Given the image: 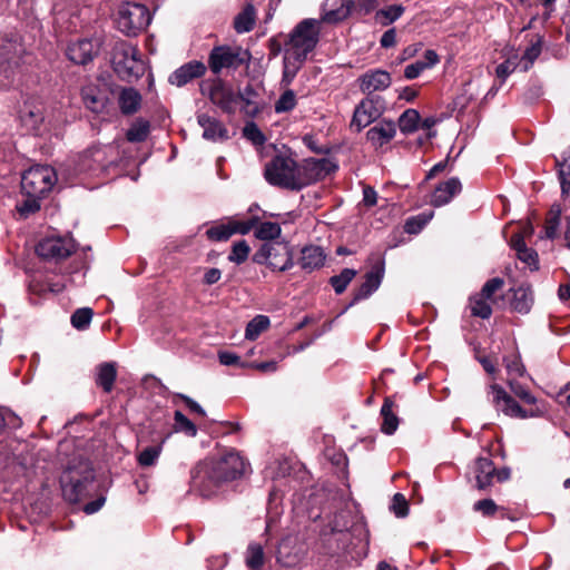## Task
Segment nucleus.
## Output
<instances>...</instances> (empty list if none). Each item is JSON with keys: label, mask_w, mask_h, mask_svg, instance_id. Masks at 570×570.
<instances>
[{"label": "nucleus", "mask_w": 570, "mask_h": 570, "mask_svg": "<svg viewBox=\"0 0 570 570\" xmlns=\"http://www.w3.org/2000/svg\"><path fill=\"white\" fill-rule=\"evenodd\" d=\"M246 471V462L238 452L230 450L208 460L194 478L195 485L203 497H212L226 483L232 482Z\"/></svg>", "instance_id": "f257e3e1"}, {"label": "nucleus", "mask_w": 570, "mask_h": 570, "mask_svg": "<svg viewBox=\"0 0 570 570\" xmlns=\"http://www.w3.org/2000/svg\"><path fill=\"white\" fill-rule=\"evenodd\" d=\"M23 55L24 48L18 35L0 36V90L11 88L19 79Z\"/></svg>", "instance_id": "f03ea898"}, {"label": "nucleus", "mask_w": 570, "mask_h": 570, "mask_svg": "<svg viewBox=\"0 0 570 570\" xmlns=\"http://www.w3.org/2000/svg\"><path fill=\"white\" fill-rule=\"evenodd\" d=\"M299 165L289 156L276 155L264 168L266 181L276 187L299 190L304 187Z\"/></svg>", "instance_id": "7ed1b4c3"}, {"label": "nucleus", "mask_w": 570, "mask_h": 570, "mask_svg": "<svg viewBox=\"0 0 570 570\" xmlns=\"http://www.w3.org/2000/svg\"><path fill=\"white\" fill-rule=\"evenodd\" d=\"M321 21L304 19L289 33L285 42V55L305 61L308 53L316 47L320 38Z\"/></svg>", "instance_id": "20e7f679"}, {"label": "nucleus", "mask_w": 570, "mask_h": 570, "mask_svg": "<svg viewBox=\"0 0 570 570\" xmlns=\"http://www.w3.org/2000/svg\"><path fill=\"white\" fill-rule=\"evenodd\" d=\"M111 63L117 76L125 81H132L145 73V62L136 46L127 41H117L111 52Z\"/></svg>", "instance_id": "39448f33"}, {"label": "nucleus", "mask_w": 570, "mask_h": 570, "mask_svg": "<svg viewBox=\"0 0 570 570\" xmlns=\"http://www.w3.org/2000/svg\"><path fill=\"white\" fill-rule=\"evenodd\" d=\"M150 21L151 16L148 8L136 2L122 3L116 18L118 30L128 37L140 33Z\"/></svg>", "instance_id": "423d86ee"}, {"label": "nucleus", "mask_w": 570, "mask_h": 570, "mask_svg": "<svg viewBox=\"0 0 570 570\" xmlns=\"http://www.w3.org/2000/svg\"><path fill=\"white\" fill-rule=\"evenodd\" d=\"M57 183L55 169L46 165L30 167L21 177V189L27 197H43Z\"/></svg>", "instance_id": "0eeeda50"}, {"label": "nucleus", "mask_w": 570, "mask_h": 570, "mask_svg": "<svg viewBox=\"0 0 570 570\" xmlns=\"http://www.w3.org/2000/svg\"><path fill=\"white\" fill-rule=\"evenodd\" d=\"M258 264H266L273 271L285 272L293 267V250L287 243H266L255 254Z\"/></svg>", "instance_id": "6e6552de"}, {"label": "nucleus", "mask_w": 570, "mask_h": 570, "mask_svg": "<svg viewBox=\"0 0 570 570\" xmlns=\"http://www.w3.org/2000/svg\"><path fill=\"white\" fill-rule=\"evenodd\" d=\"M200 91L224 112L230 115L235 114L238 104V96L233 88L227 86L222 79L216 78L204 81L200 86Z\"/></svg>", "instance_id": "1a4fd4ad"}, {"label": "nucleus", "mask_w": 570, "mask_h": 570, "mask_svg": "<svg viewBox=\"0 0 570 570\" xmlns=\"http://www.w3.org/2000/svg\"><path fill=\"white\" fill-rule=\"evenodd\" d=\"M76 249L72 238L49 236L42 238L36 246V253L46 261H61L69 257Z\"/></svg>", "instance_id": "9d476101"}, {"label": "nucleus", "mask_w": 570, "mask_h": 570, "mask_svg": "<svg viewBox=\"0 0 570 570\" xmlns=\"http://www.w3.org/2000/svg\"><path fill=\"white\" fill-rule=\"evenodd\" d=\"M490 394H492V402L497 410L508 416L525 419L543 414V411L539 407L531 411L523 410L518 402L498 384L490 385Z\"/></svg>", "instance_id": "9b49d317"}, {"label": "nucleus", "mask_w": 570, "mask_h": 570, "mask_svg": "<svg viewBox=\"0 0 570 570\" xmlns=\"http://www.w3.org/2000/svg\"><path fill=\"white\" fill-rule=\"evenodd\" d=\"M94 481V472L86 466L85 474L81 478L73 475L72 470H68L61 476V489L63 498L70 503L79 502L86 494L88 484Z\"/></svg>", "instance_id": "f8f14e48"}, {"label": "nucleus", "mask_w": 570, "mask_h": 570, "mask_svg": "<svg viewBox=\"0 0 570 570\" xmlns=\"http://www.w3.org/2000/svg\"><path fill=\"white\" fill-rule=\"evenodd\" d=\"M19 120L27 132L38 135L43 124V106L35 98H27L19 107Z\"/></svg>", "instance_id": "ddd939ff"}, {"label": "nucleus", "mask_w": 570, "mask_h": 570, "mask_svg": "<svg viewBox=\"0 0 570 570\" xmlns=\"http://www.w3.org/2000/svg\"><path fill=\"white\" fill-rule=\"evenodd\" d=\"M383 107L379 98L367 97L363 99L355 108L351 127L357 131L371 125L382 115Z\"/></svg>", "instance_id": "4468645a"}, {"label": "nucleus", "mask_w": 570, "mask_h": 570, "mask_svg": "<svg viewBox=\"0 0 570 570\" xmlns=\"http://www.w3.org/2000/svg\"><path fill=\"white\" fill-rule=\"evenodd\" d=\"M299 169L305 187L334 173L337 169V165L327 158H311L305 160L303 165H299Z\"/></svg>", "instance_id": "2eb2a0df"}, {"label": "nucleus", "mask_w": 570, "mask_h": 570, "mask_svg": "<svg viewBox=\"0 0 570 570\" xmlns=\"http://www.w3.org/2000/svg\"><path fill=\"white\" fill-rule=\"evenodd\" d=\"M100 42L97 39H79L67 48L68 58L77 65H86L99 52Z\"/></svg>", "instance_id": "dca6fc26"}, {"label": "nucleus", "mask_w": 570, "mask_h": 570, "mask_svg": "<svg viewBox=\"0 0 570 570\" xmlns=\"http://www.w3.org/2000/svg\"><path fill=\"white\" fill-rule=\"evenodd\" d=\"M360 90L370 96L375 91H383L392 83L390 72L383 69H371L361 75L357 79Z\"/></svg>", "instance_id": "f3484780"}, {"label": "nucleus", "mask_w": 570, "mask_h": 570, "mask_svg": "<svg viewBox=\"0 0 570 570\" xmlns=\"http://www.w3.org/2000/svg\"><path fill=\"white\" fill-rule=\"evenodd\" d=\"M240 62L238 52L227 46L213 48L208 58V66L216 75L225 68H236Z\"/></svg>", "instance_id": "a211bd4d"}, {"label": "nucleus", "mask_w": 570, "mask_h": 570, "mask_svg": "<svg viewBox=\"0 0 570 570\" xmlns=\"http://www.w3.org/2000/svg\"><path fill=\"white\" fill-rule=\"evenodd\" d=\"M384 276V261L379 259L375 265L372 266L371 271L365 274V281L354 293L352 304L357 303L362 299L367 298L372 295L381 285Z\"/></svg>", "instance_id": "6ab92c4d"}, {"label": "nucleus", "mask_w": 570, "mask_h": 570, "mask_svg": "<svg viewBox=\"0 0 570 570\" xmlns=\"http://www.w3.org/2000/svg\"><path fill=\"white\" fill-rule=\"evenodd\" d=\"M82 101L87 109L95 114H101L110 101L107 89L88 83L81 89Z\"/></svg>", "instance_id": "aec40b11"}, {"label": "nucleus", "mask_w": 570, "mask_h": 570, "mask_svg": "<svg viewBox=\"0 0 570 570\" xmlns=\"http://www.w3.org/2000/svg\"><path fill=\"white\" fill-rule=\"evenodd\" d=\"M276 558L284 567H295L303 559V548L295 537H286L278 544Z\"/></svg>", "instance_id": "412c9836"}, {"label": "nucleus", "mask_w": 570, "mask_h": 570, "mask_svg": "<svg viewBox=\"0 0 570 570\" xmlns=\"http://www.w3.org/2000/svg\"><path fill=\"white\" fill-rule=\"evenodd\" d=\"M355 8L353 0H326L323 4L322 21L336 23L345 20Z\"/></svg>", "instance_id": "4be33fe9"}, {"label": "nucleus", "mask_w": 570, "mask_h": 570, "mask_svg": "<svg viewBox=\"0 0 570 570\" xmlns=\"http://www.w3.org/2000/svg\"><path fill=\"white\" fill-rule=\"evenodd\" d=\"M206 72V66L197 60L189 61L169 76V82L177 87H183L194 79L200 78Z\"/></svg>", "instance_id": "5701e85b"}, {"label": "nucleus", "mask_w": 570, "mask_h": 570, "mask_svg": "<svg viewBox=\"0 0 570 570\" xmlns=\"http://www.w3.org/2000/svg\"><path fill=\"white\" fill-rule=\"evenodd\" d=\"M107 151V147L86 150L79 158L78 170L80 173H95L99 169H106L108 167V163L105 160Z\"/></svg>", "instance_id": "b1692460"}, {"label": "nucleus", "mask_w": 570, "mask_h": 570, "mask_svg": "<svg viewBox=\"0 0 570 570\" xmlns=\"http://www.w3.org/2000/svg\"><path fill=\"white\" fill-rule=\"evenodd\" d=\"M461 190L462 185L460 179L452 177L435 187L431 197V204L435 207L446 205L455 195L460 194Z\"/></svg>", "instance_id": "393cba45"}, {"label": "nucleus", "mask_w": 570, "mask_h": 570, "mask_svg": "<svg viewBox=\"0 0 570 570\" xmlns=\"http://www.w3.org/2000/svg\"><path fill=\"white\" fill-rule=\"evenodd\" d=\"M197 121L204 129L203 137L205 139L213 141L227 139L228 131L218 119L207 114H199L197 116Z\"/></svg>", "instance_id": "a878e982"}, {"label": "nucleus", "mask_w": 570, "mask_h": 570, "mask_svg": "<svg viewBox=\"0 0 570 570\" xmlns=\"http://www.w3.org/2000/svg\"><path fill=\"white\" fill-rule=\"evenodd\" d=\"M395 132L396 128L393 121L382 120L366 132V137L375 148H379L390 142Z\"/></svg>", "instance_id": "bb28decb"}, {"label": "nucleus", "mask_w": 570, "mask_h": 570, "mask_svg": "<svg viewBox=\"0 0 570 570\" xmlns=\"http://www.w3.org/2000/svg\"><path fill=\"white\" fill-rule=\"evenodd\" d=\"M476 487L485 490L493 484L495 468L489 458H479L474 464Z\"/></svg>", "instance_id": "cd10ccee"}, {"label": "nucleus", "mask_w": 570, "mask_h": 570, "mask_svg": "<svg viewBox=\"0 0 570 570\" xmlns=\"http://www.w3.org/2000/svg\"><path fill=\"white\" fill-rule=\"evenodd\" d=\"M511 247L515 250L517 257L530 269H538V254L534 249L527 247L522 235H512L510 239Z\"/></svg>", "instance_id": "c85d7f7f"}, {"label": "nucleus", "mask_w": 570, "mask_h": 570, "mask_svg": "<svg viewBox=\"0 0 570 570\" xmlns=\"http://www.w3.org/2000/svg\"><path fill=\"white\" fill-rule=\"evenodd\" d=\"M325 254L320 246H305L302 249V257L299 259L301 267L305 271H314L324 265Z\"/></svg>", "instance_id": "c756f323"}, {"label": "nucleus", "mask_w": 570, "mask_h": 570, "mask_svg": "<svg viewBox=\"0 0 570 570\" xmlns=\"http://www.w3.org/2000/svg\"><path fill=\"white\" fill-rule=\"evenodd\" d=\"M117 377V367L114 362H105L97 366L96 384L106 393H110Z\"/></svg>", "instance_id": "7c9ffc66"}, {"label": "nucleus", "mask_w": 570, "mask_h": 570, "mask_svg": "<svg viewBox=\"0 0 570 570\" xmlns=\"http://www.w3.org/2000/svg\"><path fill=\"white\" fill-rule=\"evenodd\" d=\"M118 104L124 115H132L140 108L141 95L135 88H124L119 94Z\"/></svg>", "instance_id": "2f4dec72"}, {"label": "nucleus", "mask_w": 570, "mask_h": 570, "mask_svg": "<svg viewBox=\"0 0 570 570\" xmlns=\"http://www.w3.org/2000/svg\"><path fill=\"white\" fill-rule=\"evenodd\" d=\"M533 304V295L530 287L520 286L513 289L511 307L521 314H527Z\"/></svg>", "instance_id": "473e14b6"}, {"label": "nucleus", "mask_w": 570, "mask_h": 570, "mask_svg": "<svg viewBox=\"0 0 570 570\" xmlns=\"http://www.w3.org/2000/svg\"><path fill=\"white\" fill-rule=\"evenodd\" d=\"M561 207L560 205H552L550 208L543 228V235L541 237L548 239H554L558 236L560 220H561Z\"/></svg>", "instance_id": "72a5a7b5"}, {"label": "nucleus", "mask_w": 570, "mask_h": 570, "mask_svg": "<svg viewBox=\"0 0 570 570\" xmlns=\"http://www.w3.org/2000/svg\"><path fill=\"white\" fill-rule=\"evenodd\" d=\"M255 8L252 3H247L242 12L234 20V28L238 33L248 32L255 24Z\"/></svg>", "instance_id": "f704fd0d"}, {"label": "nucleus", "mask_w": 570, "mask_h": 570, "mask_svg": "<svg viewBox=\"0 0 570 570\" xmlns=\"http://www.w3.org/2000/svg\"><path fill=\"white\" fill-rule=\"evenodd\" d=\"M394 403L390 399H385L382 407L381 415L383 417L381 430L385 434H393L399 426V419L393 413Z\"/></svg>", "instance_id": "c9c22d12"}, {"label": "nucleus", "mask_w": 570, "mask_h": 570, "mask_svg": "<svg viewBox=\"0 0 570 570\" xmlns=\"http://www.w3.org/2000/svg\"><path fill=\"white\" fill-rule=\"evenodd\" d=\"M238 101L243 102L242 110L247 116H255L259 111L256 101L257 92L252 86H246L243 91L237 94Z\"/></svg>", "instance_id": "e433bc0d"}, {"label": "nucleus", "mask_w": 570, "mask_h": 570, "mask_svg": "<svg viewBox=\"0 0 570 570\" xmlns=\"http://www.w3.org/2000/svg\"><path fill=\"white\" fill-rule=\"evenodd\" d=\"M404 7L401 4L389 6L377 10L374 19L376 23L385 27L396 21L404 13Z\"/></svg>", "instance_id": "4c0bfd02"}, {"label": "nucleus", "mask_w": 570, "mask_h": 570, "mask_svg": "<svg viewBox=\"0 0 570 570\" xmlns=\"http://www.w3.org/2000/svg\"><path fill=\"white\" fill-rule=\"evenodd\" d=\"M168 435L163 438L159 444L147 446L142 451L139 452L137 460L140 466L147 468L156 464L161 451L163 445L166 442Z\"/></svg>", "instance_id": "58836bf2"}, {"label": "nucleus", "mask_w": 570, "mask_h": 570, "mask_svg": "<svg viewBox=\"0 0 570 570\" xmlns=\"http://www.w3.org/2000/svg\"><path fill=\"white\" fill-rule=\"evenodd\" d=\"M556 164L559 168L561 191L566 195L570 190V150L563 153L562 160L557 159Z\"/></svg>", "instance_id": "ea45409f"}, {"label": "nucleus", "mask_w": 570, "mask_h": 570, "mask_svg": "<svg viewBox=\"0 0 570 570\" xmlns=\"http://www.w3.org/2000/svg\"><path fill=\"white\" fill-rule=\"evenodd\" d=\"M269 318L265 315L255 316L246 326L245 337L247 340H256L264 331L269 327Z\"/></svg>", "instance_id": "a19ab883"}, {"label": "nucleus", "mask_w": 570, "mask_h": 570, "mask_svg": "<svg viewBox=\"0 0 570 570\" xmlns=\"http://www.w3.org/2000/svg\"><path fill=\"white\" fill-rule=\"evenodd\" d=\"M421 117L415 109L405 110L399 118V127L403 134H412L419 127Z\"/></svg>", "instance_id": "79ce46f5"}, {"label": "nucleus", "mask_w": 570, "mask_h": 570, "mask_svg": "<svg viewBox=\"0 0 570 570\" xmlns=\"http://www.w3.org/2000/svg\"><path fill=\"white\" fill-rule=\"evenodd\" d=\"M246 564L253 570H259L264 564V551L261 544L252 543L247 548Z\"/></svg>", "instance_id": "37998d69"}, {"label": "nucleus", "mask_w": 570, "mask_h": 570, "mask_svg": "<svg viewBox=\"0 0 570 570\" xmlns=\"http://www.w3.org/2000/svg\"><path fill=\"white\" fill-rule=\"evenodd\" d=\"M356 271L351 268H344L338 275L332 276L330 279L331 285L333 286L336 294H342L347 285L355 277Z\"/></svg>", "instance_id": "c03bdc74"}, {"label": "nucleus", "mask_w": 570, "mask_h": 570, "mask_svg": "<svg viewBox=\"0 0 570 570\" xmlns=\"http://www.w3.org/2000/svg\"><path fill=\"white\" fill-rule=\"evenodd\" d=\"M488 301L489 299L480 296L479 294L471 297L470 308L472 315L481 318H489L492 314V308Z\"/></svg>", "instance_id": "a18cd8bd"}, {"label": "nucleus", "mask_w": 570, "mask_h": 570, "mask_svg": "<svg viewBox=\"0 0 570 570\" xmlns=\"http://www.w3.org/2000/svg\"><path fill=\"white\" fill-rule=\"evenodd\" d=\"M149 134V122L145 120H137L128 129L126 137L128 141L140 142L144 141Z\"/></svg>", "instance_id": "49530a36"}, {"label": "nucleus", "mask_w": 570, "mask_h": 570, "mask_svg": "<svg viewBox=\"0 0 570 570\" xmlns=\"http://www.w3.org/2000/svg\"><path fill=\"white\" fill-rule=\"evenodd\" d=\"M175 425L174 429L176 432H181L187 436L194 438L197 434L196 425L185 416L180 411H176L174 415Z\"/></svg>", "instance_id": "de8ad7c7"}, {"label": "nucleus", "mask_w": 570, "mask_h": 570, "mask_svg": "<svg viewBox=\"0 0 570 570\" xmlns=\"http://www.w3.org/2000/svg\"><path fill=\"white\" fill-rule=\"evenodd\" d=\"M281 235V226L277 223L264 222L255 229V236L258 239H274Z\"/></svg>", "instance_id": "09e8293b"}, {"label": "nucleus", "mask_w": 570, "mask_h": 570, "mask_svg": "<svg viewBox=\"0 0 570 570\" xmlns=\"http://www.w3.org/2000/svg\"><path fill=\"white\" fill-rule=\"evenodd\" d=\"M433 212L411 217L405 222L404 229L407 234H417L432 219Z\"/></svg>", "instance_id": "8fccbe9b"}, {"label": "nucleus", "mask_w": 570, "mask_h": 570, "mask_svg": "<svg viewBox=\"0 0 570 570\" xmlns=\"http://www.w3.org/2000/svg\"><path fill=\"white\" fill-rule=\"evenodd\" d=\"M304 61L296 60L295 58L284 55V71H283V82L289 85L292 80L295 78L296 73L301 69Z\"/></svg>", "instance_id": "3c124183"}, {"label": "nucleus", "mask_w": 570, "mask_h": 570, "mask_svg": "<svg viewBox=\"0 0 570 570\" xmlns=\"http://www.w3.org/2000/svg\"><path fill=\"white\" fill-rule=\"evenodd\" d=\"M94 312L89 307L78 308L71 316V324L77 330H85L89 326Z\"/></svg>", "instance_id": "603ef678"}, {"label": "nucleus", "mask_w": 570, "mask_h": 570, "mask_svg": "<svg viewBox=\"0 0 570 570\" xmlns=\"http://www.w3.org/2000/svg\"><path fill=\"white\" fill-rule=\"evenodd\" d=\"M206 235L209 239L215 242L227 240L233 236L230 232V223H223L216 226H213L206 230Z\"/></svg>", "instance_id": "864d4df0"}, {"label": "nucleus", "mask_w": 570, "mask_h": 570, "mask_svg": "<svg viewBox=\"0 0 570 570\" xmlns=\"http://www.w3.org/2000/svg\"><path fill=\"white\" fill-rule=\"evenodd\" d=\"M296 106V95L293 90H285L278 100L275 102V111L277 114L287 112L295 108Z\"/></svg>", "instance_id": "5fc2aeb1"}, {"label": "nucleus", "mask_w": 570, "mask_h": 570, "mask_svg": "<svg viewBox=\"0 0 570 570\" xmlns=\"http://www.w3.org/2000/svg\"><path fill=\"white\" fill-rule=\"evenodd\" d=\"M541 53V42L538 40L529 46L521 57L522 71H528Z\"/></svg>", "instance_id": "6e6d98bb"}, {"label": "nucleus", "mask_w": 570, "mask_h": 570, "mask_svg": "<svg viewBox=\"0 0 570 570\" xmlns=\"http://www.w3.org/2000/svg\"><path fill=\"white\" fill-rule=\"evenodd\" d=\"M257 222H258L257 217H250L248 219L232 218L229 220L230 232L233 233V235L234 234L246 235L254 228V226L257 224Z\"/></svg>", "instance_id": "4d7b16f0"}, {"label": "nucleus", "mask_w": 570, "mask_h": 570, "mask_svg": "<svg viewBox=\"0 0 570 570\" xmlns=\"http://www.w3.org/2000/svg\"><path fill=\"white\" fill-rule=\"evenodd\" d=\"M243 135L256 146H262L266 141L265 135L255 122H248L243 129Z\"/></svg>", "instance_id": "13d9d810"}, {"label": "nucleus", "mask_w": 570, "mask_h": 570, "mask_svg": "<svg viewBox=\"0 0 570 570\" xmlns=\"http://www.w3.org/2000/svg\"><path fill=\"white\" fill-rule=\"evenodd\" d=\"M249 254V246L245 240H239L233 245L232 252L228 256L230 262L236 264L244 263Z\"/></svg>", "instance_id": "bf43d9fd"}, {"label": "nucleus", "mask_w": 570, "mask_h": 570, "mask_svg": "<svg viewBox=\"0 0 570 570\" xmlns=\"http://www.w3.org/2000/svg\"><path fill=\"white\" fill-rule=\"evenodd\" d=\"M504 363L509 379H513V381H515L517 377L524 374V366L518 355H514L511 358H504Z\"/></svg>", "instance_id": "052dcab7"}, {"label": "nucleus", "mask_w": 570, "mask_h": 570, "mask_svg": "<svg viewBox=\"0 0 570 570\" xmlns=\"http://www.w3.org/2000/svg\"><path fill=\"white\" fill-rule=\"evenodd\" d=\"M509 386L511 391L520 397L522 401H524L528 404H535L537 399L530 393L529 390H527L524 386L519 384L518 382L513 381V379L508 380Z\"/></svg>", "instance_id": "680f3d73"}, {"label": "nucleus", "mask_w": 570, "mask_h": 570, "mask_svg": "<svg viewBox=\"0 0 570 570\" xmlns=\"http://www.w3.org/2000/svg\"><path fill=\"white\" fill-rule=\"evenodd\" d=\"M391 509L397 518L406 517L409 513V504L405 497L401 493L394 494Z\"/></svg>", "instance_id": "e2e57ef3"}, {"label": "nucleus", "mask_w": 570, "mask_h": 570, "mask_svg": "<svg viewBox=\"0 0 570 570\" xmlns=\"http://www.w3.org/2000/svg\"><path fill=\"white\" fill-rule=\"evenodd\" d=\"M473 510L480 512L484 517H491L499 510V507L492 499H483L473 504Z\"/></svg>", "instance_id": "0e129e2a"}, {"label": "nucleus", "mask_w": 570, "mask_h": 570, "mask_svg": "<svg viewBox=\"0 0 570 570\" xmlns=\"http://www.w3.org/2000/svg\"><path fill=\"white\" fill-rule=\"evenodd\" d=\"M503 286V281L499 277L489 279L482 287L480 296L491 299L492 295Z\"/></svg>", "instance_id": "69168bd1"}, {"label": "nucleus", "mask_w": 570, "mask_h": 570, "mask_svg": "<svg viewBox=\"0 0 570 570\" xmlns=\"http://www.w3.org/2000/svg\"><path fill=\"white\" fill-rule=\"evenodd\" d=\"M42 197H27V199L18 207L21 215L28 216L40 209L39 199Z\"/></svg>", "instance_id": "338daca9"}, {"label": "nucleus", "mask_w": 570, "mask_h": 570, "mask_svg": "<svg viewBox=\"0 0 570 570\" xmlns=\"http://www.w3.org/2000/svg\"><path fill=\"white\" fill-rule=\"evenodd\" d=\"M219 362L223 364V365H238L240 367H247L248 366V363L246 362H240V358L237 354L235 353H232V352H220L219 355Z\"/></svg>", "instance_id": "774afa93"}]
</instances>
